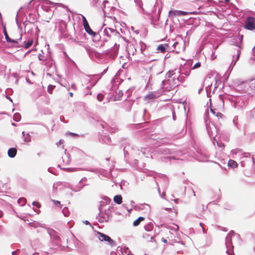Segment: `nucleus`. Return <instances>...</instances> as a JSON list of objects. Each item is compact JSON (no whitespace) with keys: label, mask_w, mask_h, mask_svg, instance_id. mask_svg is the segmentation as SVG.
<instances>
[{"label":"nucleus","mask_w":255,"mask_h":255,"mask_svg":"<svg viewBox=\"0 0 255 255\" xmlns=\"http://www.w3.org/2000/svg\"><path fill=\"white\" fill-rule=\"evenodd\" d=\"M93 40L95 42L99 41L101 39V35L99 33H97L93 37Z\"/></svg>","instance_id":"45"},{"label":"nucleus","mask_w":255,"mask_h":255,"mask_svg":"<svg viewBox=\"0 0 255 255\" xmlns=\"http://www.w3.org/2000/svg\"><path fill=\"white\" fill-rule=\"evenodd\" d=\"M114 201L118 204H120L122 202V197L121 195H116L114 198Z\"/></svg>","instance_id":"33"},{"label":"nucleus","mask_w":255,"mask_h":255,"mask_svg":"<svg viewBox=\"0 0 255 255\" xmlns=\"http://www.w3.org/2000/svg\"><path fill=\"white\" fill-rule=\"evenodd\" d=\"M4 35L6 42L11 44V45L16 48H20L21 45L20 44L19 41L22 39V34H20L19 38L16 39H12L9 37L5 29H4Z\"/></svg>","instance_id":"9"},{"label":"nucleus","mask_w":255,"mask_h":255,"mask_svg":"<svg viewBox=\"0 0 255 255\" xmlns=\"http://www.w3.org/2000/svg\"><path fill=\"white\" fill-rule=\"evenodd\" d=\"M64 188L70 189L72 191V188H74V186L71 184L67 182H64L61 184Z\"/></svg>","instance_id":"39"},{"label":"nucleus","mask_w":255,"mask_h":255,"mask_svg":"<svg viewBox=\"0 0 255 255\" xmlns=\"http://www.w3.org/2000/svg\"><path fill=\"white\" fill-rule=\"evenodd\" d=\"M171 75L173 76V78L178 81V85L179 83L183 82L185 81V77L183 75H180V73L178 72V69L171 70Z\"/></svg>","instance_id":"13"},{"label":"nucleus","mask_w":255,"mask_h":255,"mask_svg":"<svg viewBox=\"0 0 255 255\" xmlns=\"http://www.w3.org/2000/svg\"><path fill=\"white\" fill-rule=\"evenodd\" d=\"M144 220V218L143 217H138L136 220H135L133 223V226H138L139 223L143 221Z\"/></svg>","instance_id":"35"},{"label":"nucleus","mask_w":255,"mask_h":255,"mask_svg":"<svg viewBox=\"0 0 255 255\" xmlns=\"http://www.w3.org/2000/svg\"><path fill=\"white\" fill-rule=\"evenodd\" d=\"M101 200L100 201V205L99 206V210L104 209L107 208L109 205V204L111 202V199L107 196H103L101 198Z\"/></svg>","instance_id":"16"},{"label":"nucleus","mask_w":255,"mask_h":255,"mask_svg":"<svg viewBox=\"0 0 255 255\" xmlns=\"http://www.w3.org/2000/svg\"><path fill=\"white\" fill-rule=\"evenodd\" d=\"M71 89H72L74 90H77L76 85L75 84H72L71 85Z\"/></svg>","instance_id":"62"},{"label":"nucleus","mask_w":255,"mask_h":255,"mask_svg":"<svg viewBox=\"0 0 255 255\" xmlns=\"http://www.w3.org/2000/svg\"><path fill=\"white\" fill-rule=\"evenodd\" d=\"M139 48L141 52L143 54L145 55V53H144L145 49H146V45L145 44L143 43L142 42H140L139 43Z\"/></svg>","instance_id":"32"},{"label":"nucleus","mask_w":255,"mask_h":255,"mask_svg":"<svg viewBox=\"0 0 255 255\" xmlns=\"http://www.w3.org/2000/svg\"><path fill=\"white\" fill-rule=\"evenodd\" d=\"M109 3V2L108 0H105L103 1L102 5H101V7L103 8V11L104 13L107 12V5Z\"/></svg>","instance_id":"34"},{"label":"nucleus","mask_w":255,"mask_h":255,"mask_svg":"<svg viewBox=\"0 0 255 255\" xmlns=\"http://www.w3.org/2000/svg\"><path fill=\"white\" fill-rule=\"evenodd\" d=\"M13 118L14 121L18 122L21 119V116L19 113H15L14 114Z\"/></svg>","instance_id":"41"},{"label":"nucleus","mask_w":255,"mask_h":255,"mask_svg":"<svg viewBox=\"0 0 255 255\" xmlns=\"http://www.w3.org/2000/svg\"><path fill=\"white\" fill-rule=\"evenodd\" d=\"M17 153V150L15 148H10L8 150L7 154L10 158H13L15 156Z\"/></svg>","instance_id":"25"},{"label":"nucleus","mask_w":255,"mask_h":255,"mask_svg":"<svg viewBox=\"0 0 255 255\" xmlns=\"http://www.w3.org/2000/svg\"><path fill=\"white\" fill-rule=\"evenodd\" d=\"M244 27L250 30L255 29V18L252 16L248 17L245 21Z\"/></svg>","instance_id":"11"},{"label":"nucleus","mask_w":255,"mask_h":255,"mask_svg":"<svg viewBox=\"0 0 255 255\" xmlns=\"http://www.w3.org/2000/svg\"><path fill=\"white\" fill-rule=\"evenodd\" d=\"M201 66V63L198 62L196 63L191 68L192 69H195L198 68H199Z\"/></svg>","instance_id":"49"},{"label":"nucleus","mask_w":255,"mask_h":255,"mask_svg":"<svg viewBox=\"0 0 255 255\" xmlns=\"http://www.w3.org/2000/svg\"><path fill=\"white\" fill-rule=\"evenodd\" d=\"M103 33L105 35L108 37H111L113 35L119 36L120 35L117 30L109 27H106L103 31Z\"/></svg>","instance_id":"15"},{"label":"nucleus","mask_w":255,"mask_h":255,"mask_svg":"<svg viewBox=\"0 0 255 255\" xmlns=\"http://www.w3.org/2000/svg\"><path fill=\"white\" fill-rule=\"evenodd\" d=\"M207 131L211 138L215 137L217 133V129L215 125L210 122L207 117L205 118Z\"/></svg>","instance_id":"7"},{"label":"nucleus","mask_w":255,"mask_h":255,"mask_svg":"<svg viewBox=\"0 0 255 255\" xmlns=\"http://www.w3.org/2000/svg\"><path fill=\"white\" fill-rule=\"evenodd\" d=\"M198 155H197L198 160L200 161H205L207 160L208 156L205 153H203L200 149L197 150Z\"/></svg>","instance_id":"20"},{"label":"nucleus","mask_w":255,"mask_h":255,"mask_svg":"<svg viewBox=\"0 0 255 255\" xmlns=\"http://www.w3.org/2000/svg\"><path fill=\"white\" fill-rule=\"evenodd\" d=\"M121 252L123 255H131L130 251L126 247H124V251H122Z\"/></svg>","instance_id":"38"},{"label":"nucleus","mask_w":255,"mask_h":255,"mask_svg":"<svg viewBox=\"0 0 255 255\" xmlns=\"http://www.w3.org/2000/svg\"><path fill=\"white\" fill-rule=\"evenodd\" d=\"M132 103L131 102L128 101L127 102V110L129 111L131 108Z\"/></svg>","instance_id":"47"},{"label":"nucleus","mask_w":255,"mask_h":255,"mask_svg":"<svg viewBox=\"0 0 255 255\" xmlns=\"http://www.w3.org/2000/svg\"><path fill=\"white\" fill-rule=\"evenodd\" d=\"M54 4V3L50 1L45 0L43 4L42 5V8L44 11L48 12L50 10V8L48 5H53Z\"/></svg>","instance_id":"21"},{"label":"nucleus","mask_w":255,"mask_h":255,"mask_svg":"<svg viewBox=\"0 0 255 255\" xmlns=\"http://www.w3.org/2000/svg\"><path fill=\"white\" fill-rule=\"evenodd\" d=\"M153 228V224L151 223H149L148 224L144 226V228L145 230L147 232H150L152 230Z\"/></svg>","instance_id":"37"},{"label":"nucleus","mask_w":255,"mask_h":255,"mask_svg":"<svg viewBox=\"0 0 255 255\" xmlns=\"http://www.w3.org/2000/svg\"><path fill=\"white\" fill-rule=\"evenodd\" d=\"M186 12L177 10H170L168 12V15L170 17H173L174 16L186 15Z\"/></svg>","instance_id":"17"},{"label":"nucleus","mask_w":255,"mask_h":255,"mask_svg":"<svg viewBox=\"0 0 255 255\" xmlns=\"http://www.w3.org/2000/svg\"><path fill=\"white\" fill-rule=\"evenodd\" d=\"M215 141H216L217 142V145L218 146H219V147H223L224 146V144L223 143H222V142L221 141H217L216 140L214 139Z\"/></svg>","instance_id":"53"},{"label":"nucleus","mask_w":255,"mask_h":255,"mask_svg":"<svg viewBox=\"0 0 255 255\" xmlns=\"http://www.w3.org/2000/svg\"><path fill=\"white\" fill-rule=\"evenodd\" d=\"M162 94V91H157L149 93L148 94L144 97V100L149 102L150 100H154L158 98Z\"/></svg>","instance_id":"12"},{"label":"nucleus","mask_w":255,"mask_h":255,"mask_svg":"<svg viewBox=\"0 0 255 255\" xmlns=\"http://www.w3.org/2000/svg\"><path fill=\"white\" fill-rule=\"evenodd\" d=\"M233 157L236 159H239L242 166H244V162L245 161L246 158L250 157V153L248 152H243L242 150L239 148L233 149L231 151Z\"/></svg>","instance_id":"5"},{"label":"nucleus","mask_w":255,"mask_h":255,"mask_svg":"<svg viewBox=\"0 0 255 255\" xmlns=\"http://www.w3.org/2000/svg\"><path fill=\"white\" fill-rule=\"evenodd\" d=\"M110 46H112V47L109 48V46H107V48H108L107 49L108 52L109 53H113L114 54H116L118 51V46L116 43H114L113 42L111 44Z\"/></svg>","instance_id":"18"},{"label":"nucleus","mask_w":255,"mask_h":255,"mask_svg":"<svg viewBox=\"0 0 255 255\" xmlns=\"http://www.w3.org/2000/svg\"><path fill=\"white\" fill-rule=\"evenodd\" d=\"M19 251V250H17L16 251H13L12 253H11V254L12 255H17V252Z\"/></svg>","instance_id":"64"},{"label":"nucleus","mask_w":255,"mask_h":255,"mask_svg":"<svg viewBox=\"0 0 255 255\" xmlns=\"http://www.w3.org/2000/svg\"><path fill=\"white\" fill-rule=\"evenodd\" d=\"M63 215L65 216V217H68L69 216V214H70V212L69 211H68V209L66 207H64L63 209H62V211Z\"/></svg>","instance_id":"46"},{"label":"nucleus","mask_w":255,"mask_h":255,"mask_svg":"<svg viewBox=\"0 0 255 255\" xmlns=\"http://www.w3.org/2000/svg\"><path fill=\"white\" fill-rule=\"evenodd\" d=\"M81 170L88 171H90L91 172H94L95 173L98 174L99 175H104L105 177H106L107 178H110V177L112 176V173H111L112 169H110L109 173H108L107 171H104V170L101 171L98 169L93 168H87V169H81Z\"/></svg>","instance_id":"10"},{"label":"nucleus","mask_w":255,"mask_h":255,"mask_svg":"<svg viewBox=\"0 0 255 255\" xmlns=\"http://www.w3.org/2000/svg\"><path fill=\"white\" fill-rule=\"evenodd\" d=\"M17 203L20 206H24L26 203V200L25 198L21 197L18 200Z\"/></svg>","instance_id":"40"},{"label":"nucleus","mask_w":255,"mask_h":255,"mask_svg":"<svg viewBox=\"0 0 255 255\" xmlns=\"http://www.w3.org/2000/svg\"><path fill=\"white\" fill-rule=\"evenodd\" d=\"M38 57L39 60L40 61H43L45 60L44 56L40 54L38 55Z\"/></svg>","instance_id":"58"},{"label":"nucleus","mask_w":255,"mask_h":255,"mask_svg":"<svg viewBox=\"0 0 255 255\" xmlns=\"http://www.w3.org/2000/svg\"><path fill=\"white\" fill-rule=\"evenodd\" d=\"M191 68L189 64H186L182 66L178 70L180 75H183L185 77H188L190 75Z\"/></svg>","instance_id":"14"},{"label":"nucleus","mask_w":255,"mask_h":255,"mask_svg":"<svg viewBox=\"0 0 255 255\" xmlns=\"http://www.w3.org/2000/svg\"><path fill=\"white\" fill-rule=\"evenodd\" d=\"M96 236L101 242H105L106 240L109 239V236L100 232H97Z\"/></svg>","instance_id":"24"},{"label":"nucleus","mask_w":255,"mask_h":255,"mask_svg":"<svg viewBox=\"0 0 255 255\" xmlns=\"http://www.w3.org/2000/svg\"><path fill=\"white\" fill-rule=\"evenodd\" d=\"M250 85L251 88L255 89V79L254 80L252 81Z\"/></svg>","instance_id":"59"},{"label":"nucleus","mask_w":255,"mask_h":255,"mask_svg":"<svg viewBox=\"0 0 255 255\" xmlns=\"http://www.w3.org/2000/svg\"><path fill=\"white\" fill-rule=\"evenodd\" d=\"M33 41L32 39L29 40L27 42L24 41L23 42L24 45H23L22 44L20 43V44L21 45V47H24L25 49H27L29 48L33 44Z\"/></svg>","instance_id":"29"},{"label":"nucleus","mask_w":255,"mask_h":255,"mask_svg":"<svg viewBox=\"0 0 255 255\" xmlns=\"http://www.w3.org/2000/svg\"><path fill=\"white\" fill-rule=\"evenodd\" d=\"M98 220L100 223L107 222L111 217L112 210L110 205L105 209L99 210Z\"/></svg>","instance_id":"6"},{"label":"nucleus","mask_w":255,"mask_h":255,"mask_svg":"<svg viewBox=\"0 0 255 255\" xmlns=\"http://www.w3.org/2000/svg\"><path fill=\"white\" fill-rule=\"evenodd\" d=\"M182 45V43H180L178 42H175L173 44L172 46L174 47L175 48V49H176L177 46H181Z\"/></svg>","instance_id":"52"},{"label":"nucleus","mask_w":255,"mask_h":255,"mask_svg":"<svg viewBox=\"0 0 255 255\" xmlns=\"http://www.w3.org/2000/svg\"><path fill=\"white\" fill-rule=\"evenodd\" d=\"M51 242L49 245V253L52 254L58 251H62L64 247L61 246V240L57 233H54L50 235Z\"/></svg>","instance_id":"2"},{"label":"nucleus","mask_w":255,"mask_h":255,"mask_svg":"<svg viewBox=\"0 0 255 255\" xmlns=\"http://www.w3.org/2000/svg\"><path fill=\"white\" fill-rule=\"evenodd\" d=\"M235 236H236L238 238L240 237L239 235H236L234 231H231L229 233L226 237L225 242V244L227 248L226 255H233L234 253V247L232 244V239Z\"/></svg>","instance_id":"4"},{"label":"nucleus","mask_w":255,"mask_h":255,"mask_svg":"<svg viewBox=\"0 0 255 255\" xmlns=\"http://www.w3.org/2000/svg\"><path fill=\"white\" fill-rule=\"evenodd\" d=\"M242 49V42H241L240 45H236L235 46V48H234L235 52V54L233 55V60L229 69H231V70L233 69V67L235 65L236 62L238 61L240 58Z\"/></svg>","instance_id":"8"},{"label":"nucleus","mask_w":255,"mask_h":255,"mask_svg":"<svg viewBox=\"0 0 255 255\" xmlns=\"http://www.w3.org/2000/svg\"><path fill=\"white\" fill-rule=\"evenodd\" d=\"M107 244L111 246L112 247H115L116 246V242L112 239L109 236V239L106 240L105 241Z\"/></svg>","instance_id":"31"},{"label":"nucleus","mask_w":255,"mask_h":255,"mask_svg":"<svg viewBox=\"0 0 255 255\" xmlns=\"http://www.w3.org/2000/svg\"><path fill=\"white\" fill-rule=\"evenodd\" d=\"M171 73V71L167 72L166 74V78L167 79L162 82V88L166 91H170L178 86V81L173 78Z\"/></svg>","instance_id":"3"},{"label":"nucleus","mask_w":255,"mask_h":255,"mask_svg":"<svg viewBox=\"0 0 255 255\" xmlns=\"http://www.w3.org/2000/svg\"><path fill=\"white\" fill-rule=\"evenodd\" d=\"M107 129L111 132H116V131L117 130L116 129H115V128H111V127H109L108 128H107Z\"/></svg>","instance_id":"55"},{"label":"nucleus","mask_w":255,"mask_h":255,"mask_svg":"<svg viewBox=\"0 0 255 255\" xmlns=\"http://www.w3.org/2000/svg\"><path fill=\"white\" fill-rule=\"evenodd\" d=\"M132 89L129 88L126 91V94L127 95L128 97H129L132 93Z\"/></svg>","instance_id":"50"},{"label":"nucleus","mask_w":255,"mask_h":255,"mask_svg":"<svg viewBox=\"0 0 255 255\" xmlns=\"http://www.w3.org/2000/svg\"><path fill=\"white\" fill-rule=\"evenodd\" d=\"M210 111L213 115H214L218 120H219L220 118H222L223 116V114L218 112L216 109L211 108Z\"/></svg>","instance_id":"26"},{"label":"nucleus","mask_w":255,"mask_h":255,"mask_svg":"<svg viewBox=\"0 0 255 255\" xmlns=\"http://www.w3.org/2000/svg\"><path fill=\"white\" fill-rule=\"evenodd\" d=\"M165 45H163L162 44L159 45L157 48V51H159L162 53L165 51Z\"/></svg>","instance_id":"42"},{"label":"nucleus","mask_w":255,"mask_h":255,"mask_svg":"<svg viewBox=\"0 0 255 255\" xmlns=\"http://www.w3.org/2000/svg\"><path fill=\"white\" fill-rule=\"evenodd\" d=\"M32 205L34 206H36L38 208L40 207V204L37 201H33L32 202Z\"/></svg>","instance_id":"51"},{"label":"nucleus","mask_w":255,"mask_h":255,"mask_svg":"<svg viewBox=\"0 0 255 255\" xmlns=\"http://www.w3.org/2000/svg\"><path fill=\"white\" fill-rule=\"evenodd\" d=\"M143 238L146 240L148 242H155L154 236L151 234L145 233L143 234Z\"/></svg>","instance_id":"27"},{"label":"nucleus","mask_w":255,"mask_h":255,"mask_svg":"<svg viewBox=\"0 0 255 255\" xmlns=\"http://www.w3.org/2000/svg\"><path fill=\"white\" fill-rule=\"evenodd\" d=\"M53 88V87L51 85H49L48 87V88H47V91L50 94H52V89Z\"/></svg>","instance_id":"54"},{"label":"nucleus","mask_w":255,"mask_h":255,"mask_svg":"<svg viewBox=\"0 0 255 255\" xmlns=\"http://www.w3.org/2000/svg\"><path fill=\"white\" fill-rule=\"evenodd\" d=\"M25 142L28 143L31 141V136L29 133H26V135L23 137Z\"/></svg>","instance_id":"44"},{"label":"nucleus","mask_w":255,"mask_h":255,"mask_svg":"<svg viewBox=\"0 0 255 255\" xmlns=\"http://www.w3.org/2000/svg\"><path fill=\"white\" fill-rule=\"evenodd\" d=\"M84 186L85 184L79 181L78 184L74 186V188H72V191L74 192H79L84 187Z\"/></svg>","instance_id":"28"},{"label":"nucleus","mask_w":255,"mask_h":255,"mask_svg":"<svg viewBox=\"0 0 255 255\" xmlns=\"http://www.w3.org/2000/svg\"><path fill=\"white\" fill-rule=\"evenodd\" d=\"M238 166V164L236 162V161L232 160L230 159L228 162V166L232 167V168H236Z\"/></svg>","instance_id":"36"},{"label":"nucleus","mask_w":255,"mask_h":255,"mask_svg":"<svg viewBox=\"0 0 255 255\" xmlns=\"http://www.w3.org/2000/svg\"><path fill=\"white\" fill-rule=\"evenodd\" d=\"M53 202L55 204V205H58L60 204V202L59 201L53 200Z\"/></svg>","instance_id":"63"},{"label":"nucleus","mask_w":255,"mask_h":255,"mask_svg":"<svg viewBox=\"0 0 255 255\" xmlns=\"http://www.w3.org/2000/svg\"><path fill=\"white\" fill-rule=\"evenodd\" d=\"M139 156H143L146 157H148L150 155V153L149 148H143L138 153Z\"/></svg>","instance_id":"23"},{"label":"nucleus","mask_w":255,"mask_h":255,"mask_svg":"<svg viewBox=\"0 0 255 255\" xmlns=\"http://www.w3.org/2000/svg\"><path fill=\"white\" fill-rule=\"evenodd\" d=\"M100 141L106 144H110L111 142V138L107 135H103L101 136Z\"/></svg>","instance_id":"30"},{"label":"nucleus","mask_w":255,"mask_h":255,"mask_svg":"<svg viewBox=\"0 0 255 255\" xmlns=\"http://www.w3.org/2000/svg\"><path fill=\"white\" fill-rule=\"evenodd\" d=\"M83 23L85 31L89 34L92 32V30L90 28L88 22L84 16H82Z\"/></svg>","instance_id":"19"},{"label":"nucleus","mask_w":255,"mask_h":255,"mask_svg":"<svg viewBox=\"0 0 255 255\" xmlns=\"http://www.w3.org/2000/svg\"><path fill=\"white\" fill-rule=\"evenodd\" d=\"M168 228L174 231H177L179 230V227L176 224H173L172 226H169Z\"/></svg>","instance_id":"43"},{"label":"nucleus","mask_w":255,"mask_h":255,"mask_svg":"<svg viewBox=\"0 0 255 255\" xmlns=\"http://www.w3.org/2000/svg\"><path fill=\"white\" fill-rule=\"evenodd\" d=\"M159 152L162 154H170L171 156L168 157V158L171 160V159L175 160H184L187 159V155L186 153H183L181 150L173 148H161L159 149Z\"/></svg>","instance_id":"1"},{"label":"nucleus","mask_w":255,"mask_h":255,"mask_svg":"<svg viewBox=\"0 0 255 255\" xmlns=\"http://www.w3.org/2000/svg\"><path fill=\"white\" fill-rule=\"evenodd\" d=\"M67 24L66 22L63 20H61L59 22V30L61 33H64L66 30Z\"/></svg>","instance_id":"22"},{"label":"nucleus","mask_w":255,"mask_h":255,"mask_svg":"<svg viewBox=\"0 0 255 255\" xmlns=\"http://www.w3.org/2000/svg\"><path fill=\"white\" fill-rule=\"evenodd\" d=\"M205 11H193L190 12V14H199V13H205Z\"/></svg>","instance_id":"61"},{"label":"nucleus","mask_w":255,"mask_h":255,"mask_svg":"<svg viewBox=\"0 0 255 255\" xmlns=\"http://www.w3.org/2000/svg\"><path fill=\"white\" fill-rule=\"evenodd\" d=\"M67 170L69 172H73L78 170L77 168H67Z\"/></svg>","instance_id":"56"},{"label":"nucleus","mask_w":255,"mask_h":255,"mask_svg":"<svg viewBox=\"0 0 255 255\" xmlns=\"http://www.w3.org/2000/svg\"><path fill=\"white\" fill-rule=\"evenodd\" d=\"M104 98V95L101 93L98 94L97 96V100L100 102L102 101Z\"/></svg>","instance_id":"48"},{"label":"nucleus","mask_w":255,"mask_h":255,"mask_svg":"<svg viewBox=\"0 0 255 255\" xmlns=\"http://www.w3.org/2000/svg\"><path fill=\"white\" fill-rule=\"evenodd\" d=\"M237 120H238V117H235L234 119H233V123H234V125L236 127H237V125H238Z\"/></svg>","instance_id":"57"},{"label":"nucleus","mask_w":255,"mask_h":255,"mask_svg":"<svg viewBox=\"0 0 255 255\" xmlns=\"http://www.w3.org/2000/svg\"><path fill=\"white\" fill-rule=\"evenodd\" d=\"M110 8V11L111 13L113 12L116 9V8L113 6H108L107 8Z\"/></svg>","instance_id":"60"}]
</instances>
